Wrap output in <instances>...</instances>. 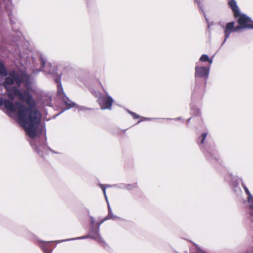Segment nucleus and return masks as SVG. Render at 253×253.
Here are the masks:
<instances>
[{
	"label": "nucleus",
	"mask_w": 253,
	"mask_h": 253,
	"mask_svg": "<svg viewBox=\"0 0 253 253\" xmlns=\"http://www.w3.org/2000/svg\"><path fill=\"white\" fill-rule=\"evenodd\" d=\"M15 106L21 115L20 123L25 128L32 149L42 158L48 154V150L53 154H59L47 145L45 123H42L41 112L31 106L26 107L17 101H15Z\"/></svg>",
	"instance_id": "obj_1"
},
{
	"label": "nucleus",
	"mask_w": 253,
	"mask_h": 253,
	"mask_svg": "<svg viewBox=\"0 0 253 253\" xmlns=\"http://www.w3.org/2000/svg\"><path fill=\"white\" fill-rule=\"evenodd\" d=\"M210 72V66H195V85L192 89L193 97L198 96L201 98L204 96Z\"/></svg>",
	"instance_id": "obj_2"
},
{
	"label": "nucleus",
	"mask_w": 253,
	"mask_h": 253,
	"mask_svg": "<svg viewBox=\"0 0 253 253\" xmlns=\"http://www.w3.org/2000/svg\"><path fill=\"white\" fill-rule=\"evenodd\" d=\"M208 134V132L202 133L197 139V143L208 161L211 164L219 163L220 157L213 141L208 139L205 143Z\"/></svg>",
	"instance_id": "obj_3"
},
{
	"label": "nucleus",
	"mask_w": 253,
	"mask_h": 253,
	"mask_svg": "<svg viewBox=\"0 0 253 253\" xmlns=\"http://www.w3.org/2000/svg\"><path fill=\"white\" fill-rule=\"evenodd\" d=\"M17 85H11L6 88L10 95L12 96H18L23 100L26 101L28 104L32 105L34 103L33 95L26 90H21Z\"/></svg>",
	"instance_id": "obj_4"
},
{
	"label": "nucleus",
	"mask_w": 253,
	"mask_h": 253,
	"mask_svg": "<svg viewBox=\"0 0 253 253\" xmlns=\"http://www.w3.org/2000/svg\"><path fill=\"white\" fill-rule=\"evenodd\" d=\"M117 218H119V217H118L116 215H114L113 212H112V211L111 212V213L109 212L108 214L107 215V216L106 217H105L98 224V225L97 226V233H96V235H91L90 236H81V237H80L75 238H73V239H67V240L60 241H57V243H61V242H62L68 241H70V240H79V239H87V238H92V239H93L94 240H95L96 241H97V242H98L99 243H103L104 244H105V243L104 241L103 240V238L101 237L100 234L99 233L100 226L104 221H105L107 220L111 219L115 220V219H116Z\"/></svg>",
	"instance_id": "obj_5"
},
{
	"label": "nucleus",
	"mask_w": 253,
	"mask_h": 253,
	"mask_svg": "<svg viewBox=\"0 0 253 253\" xmlns=\"http://www.w3.org/2000/svg\"><path fill=\"white\" fill-rule=\"evenodd\" d=\"M103 91L105 92L106 95H102L99 96L98 98V103L102 110H111L112 105L114 102V99L108 94L104 87L101 85Z\"/></svg>",
	"instance_id": "obj_6"
},
{
	"label": "nucleus",
	"mask_w": 253,
	"mask_h": 253,
	"mask_svg": "<svg viewBox=\"0 0 253 253\" xmlns=\"http://www.w3.org/2000/svg\"><path fill=\"white\" fill-rule=\"evenodd\" d=\"M57 67H54L53 70V75L54 76L53 80L57 84V95L63 101L64 98L68 102L72 101L66 95L64 91L61 82V74L60 75L57 73Z\"/></svg>",
	"instance_id": "obj_7"
},
{
	"label": "nucleus",
	"mask_w": 253,
	"mask_h": 253,
	"mask_svg": "<svg viewBox=\"0 0 253 253\" xmlns=\"http://www.w3.org/2000/svg\"><path fill=\"white\" fill-rule=\"evenodd\" d=\"M57 67H54L53 70V75L54 76L53 80L57 84V95L63 101L64 98L68 102L72 101L66 95L64 91L61 82V74L60 75L57 73Z\"/></svg>",
	"instance_id": "obj_8"
},
{
	"label": "nucleus",
	"mask_w": 253,
	"mask_h": 253,
	"mask_svg": "<svg viewBox=\"0 0 253 253\" xmlns=\"http://www.w3.org/2000/svg\"><path fill=\"white\" fill-rule=\"evenodd\" d=\"M237 18V22L241 26L244 27V29L253 30V20L251 17L248 16L246 14L241 12L235 16Z\"/></svg>",
	"instance_id": "obj_9"
},
{
	"label": "nucleus",
	"mask_w": 253,
	"mask_h": 253,
	"mask_svg": "<svg viewBox=\"0 0 253 253\" xmlns=\"http://www.w3.org/2000/svg\"><path fill=\"white\" fill-rule=\"evenodd\" d=\"M204 96L201 98H199L198 96H195L193 97V91H192L191 97V103L190 104L191 114L193 116L198 117L201 115V111L200 109L198 108L196 106V104L200 102Z\"/></svg>",
	"instance_id": "obj_10"
},
{
	"label": "nucleus",
	"mask_w": 253,
	"mask_h": 253,
	"mask_svg": "<svg viewBox=\"0 0 253 253\" xmlns=\"http://www.w3.org/2000/svg\"><path fill=\"white\" fill-rule=\"evenodd\" d=\"M3 84L5 88L13 85H17V80L18 79V73L16 71L10 72L4 77Z\"/></svg>",
	"instance_id": "obj_11"
},
{
	"label": "nucleus",
	"mask_w": 253,
	"mask_h": 253,
	"mask_svg": "<svg viewBox=\"0 0 253 253\" xmlns=\"http://www.w3.org/2000/svg\"><path fill=\"white\" fill-rule=\"evenodd\" d=\"M1 100H2V104L0 107L3 106L4 109L9 113L16 112L15 102H14V98L9 100L2 96Z\"/></svg>",
	"instance_id": "obj_12"
},
{
	"label": "nucleus",
	"mask_w": 253,
	"mask_h": 253,
	"mask_svg": "<svg viewBox=\"0 0 253 253\" xmlns=\"http://www.w3.org/2000/svg\"><path fill=\"white\" fill-rule=\"evenodd\" d=\"M235 24V22L234 21H232L229 22H227L225 26H223L222 28L224 30V40L223 42H222L221 46H222L226 41H227V39L229 37L230 34L233 32V28L234 27V25Z\"/></svg>",
	"instance_id": "obj_13"
},
{
	"label": "nucleus",
	"mask_w": 253,
	"mask_h": 253,
	"mask_svg": "<svg viewBox=\"0 0 253 253\" xmlns=\"http://www.w3.org/2000/svg\"><path fill=\"white\" fill-rule=\"evenodd\" d=\"M242 186L244 189L246 194L248 195V201L249 204V207L251 210L250 213L251 215H253V196L250 193L249 190L243 181H242Z\"/></svg>",
	"instance_id": "obj_14"
},
{
	"label": "nucleus",
	"mask_w": 253,
	"mask_h": 253,
	"mask_svg": "<svg viewBox=\"0 0 253 253\" xmlns=\"http://www.w3.org/2000/svg\"><path fill=\"white\" fill-rule=\"evenodd\" d=\"M63 105L64 106L65 108L63 109L60 112H59L58 114H57L54 118H55L56 116H58L61 114L62 113H63L65 111L68 110L69 109H70L71 108H73L74 107L77 108V104L76 102L73 101L71 102H68L64 98L63 99Z\"/></svg>",
	"instance_id": "obj_15"
},
{
	"label": "nucleus",
	"mask_w": 253,
	"mask_h": 253,
	"mask_svg": "<svg viewBox=\"0 0 253 253\" xmlns=\"http://www.w3.org/2000/svg\"><path fill=\"white\" fill-rule=\"evenodd\" d=\"M228 5L229 8L232 10L234 16H235L241 12L237 4L236 0H228Z\"/></svg>",
	"instance_id": "obj_16"
},
{
	"label": "nucleus",
	"mask_w": 253,
	"mask_h": 253,
	"mask_svg": "<svg viewBox=\"0 0 253 253\" xmlns=\"http://www.w3.org/2000/svg\"><path fill=\"white\" fill-rule=\"evenodd\" d=\"M18 79L17 80L18 86H19L22 83L25 84L31 80L30 76L26 73H23L20 75L18 74Z\"/></svg>",
	"instance_id": "obj_17"
},
{
	"label": "nucleus",
	"mask_w": 253,
	"mask_h": 253,
	"mask_svg": "<svg viewBox=\"0 0 253 253\" xmlns=\"http://www.w3.org/2000/svg\"><path fill=\"white\" fill-rule=\"evenodd\" d=\"M228 177L226 178V180H230L229 184L234 189L237 188L238 185V182L235 177H232V175H228Z\"/></svg>",
	"instance_id": "obj_18"
},
{
	"label": "nucleus",
	"mask_w": 253,
	"mask_h": 253,
	"mask_svg": "<svg viewBox=\"0 0 253 253\" xmlns=\"http://www.w3.org/2000/svg\"><path fill=\"white\" fill-rule=\"evenodd\" d=\"M194 2L195 3H196L198 8L203 13V14L204 15V17L205 18V20L208 23L209 22V19L207 18V17L206 16V13H205V12L204 11V5L202 3L201 0H194Z\"/></svg>",
	"instance_id": "obj_19"
},
{
	"label": "nucleus",
	"mask_w": 253,
	"mask_h": 253,
	"mask_svg": "<svg viewBox=\"0 0 253 253\" xmlns=\"http://www.w3.org/2000/svg\"><path fill=\"white\" fill-rule=\"evenodd\" d=\"M7 75V71L4 64L0 61V78L2 79Z\"/></svg>",
	"instance_id": "obj_20"
},
{
	"label": "nucleus",
	"mask_w": 253,
	"mask_h": 253,
	"mask_svg": "<svg viewBox=\"0 0 253 253\" xmlns=\"http://www.w3.org/2000/svg\"><path fill=\"white\" fill-rule=\"evenodd\" d=\"M52 242V241L43 242L41 244L40 247L42 249L43 251L44 252V253H51L48 250V245L49 244H51Z\"/></svg>",
	"instance_id": "obj_21"
},
{
	"label": "nucleus",
	"mask_w": 253,
	"mask_h": 253,
	"mask_svg": "<svg viewBox=\"0 0 253 253\" xmlns=\"http://www.w3.org/2000/svg\"><path fill=\"white\" fill-rule=\"evenodd\" d=\"M101 187H102V190L103 191V194L104 195L106 201V202L107 203V207H108V213L109 212L111 213V212H112V211L110 205L109 204V203L108 202V200L107 196V195H106V187H104L103 185H101Z\"/></svg>",
	"instance_id": "obj_22"
},
{
	"label": "nucleus",
	"mask_w": 253,
	"mask_h": 253,
	"mask_svg": "<svg viewBox=\"0 0 253 253\" xmlns=\"http://www.w3.org/2000/svg\"><path fill=\"white\" fill-rule=\"evenodd\" d=\"M77 108L78 109L79 111H83L85 112L87 111H95V109L87 107L84 106H81L77 104Z\"/></svg>",
	"instance_id": "obj_23"
},
{
	"label": "nucleus",
	"mask_w": 253,
	"mask_h": 253,
	"mask_svg": "<svg viewBox=\"0 0 253 253\" xmlns=\"http://www.w3.org/2000/svg\"><path fill=\"white\" fill-rule=\"evenodd\" d=\"M8 16L9 17V19L10 21V24L11 25L12 29H14V26L16 24V22L15 20H13V17L12 15V11H10L8 12Z\"/></svg>",
	"instance_id": "obj_24"
},
{
	"label": "nucleus",
	"mask_w": 253,
	"mask_h": 253,
	"mask_svg": "<svg viewBox=\"0 0 253 253\" xmlns=\"http://www.w3.org/2000/svg\"><path fill=\"white\" fill-rule=\"evenodd\" d=\"M25 85H26V87L27 88V90H26V91H28L30 93V92H35V90L32 87V82L31 80L29 82H28V83L25 84Z\"/></svg>",
	"instance_id": "obj_25"
},
{
	"label": "nucleus",
	"mask_w": 253,
	"mask_h": 253,
	"mask_svg": "<svg viewBox=\"0 0 253 253\" xmlns=\"http://www.w3.org/2000/svg\"><path fill=\"white\" fill-rule=\"evenodd\" d=\"M90 219H91L90 223H91L92 228L91 229V231L90 232V235H89L88 236H90L91 235H96V233H97V230L95 231V232H94V229H93V225L94 223V219L92 216L90 217ZM96 230H97V229Z\"/></svg>",
	"instance_id": "obj_26"
},
{
	"label": "nucleus",
	"mask_w": 253,
	"mask_h": 253,
	"mask_svg": "<svg viewBox=\"0 0 253 253\" xmlns=\"http://www.w3.org/2000/svg\"><path fill=\"white\" fill-rule=\"evenodd\" d=\"M209 60V56L206 54L201 55L199 59V61L202 62H206Z\"/></svg>",
	"instance_id": "obj_27"
},
{
	"label": "nucleus",
	"mask_w": 253,
	"mask_h": 253,
	"mask_svg": "<svg viewBox=\"0 0 253 253\" xmlns=\"http://www.w3.org/2000/svg\"><path fill=\"white\" fill-rule=\"evenodd\" d=\"M40 60L41 61V66L42 68H44L45 66L46 61L44 59L42 55V54H40Z\"/></svg>",
	"instance_id": "obj_28"
},
{
	"label": "nucleus",
	"mask_w": 253,
	"mask_h": 253,
	"mask_svg": "<svg viewBox=\"0 0 253 253\" xmlns=\"http://www.w3.org/2000/svg\"><path fill=\"white\" fill-rule=\"evenodd\" d=\"M243 27H244L241 26V25L239 24L236 26H235V25H234V27L233 28V32H238L240 30H244Z\"/></svg>",
	"instance_id": "obj_29"
},
{
	"label": "nucleus",
	"mask_w": 253,
	"mask_h": 253,
	"mask_svg": "<svg viewBox=\"0 0 253 253\" xmlns=\"http://www.w3.org/2000/svg\"><path fill=\"white\" fill-rule=\"evenodd\" d=\"M141 120H139L137 123V124H139L141 122L144 121H148V120H151L154 119H158L157 118H146L144 117H141L140 116Z\"/></svg>",
	"instance_id": "obj_30"
},
{
	"label": "nucleus",
	"mask_w": 253,
	"mask_h": 253,
	"mask_svg": "<svg viewBox=\"0 0 253 253\" xmlns=\"http://www.w3.org/2000/svg\"><path fill=\"white\" fill-rule=\"evenodd\" d=\"M130 115H131L132 116V117H133V118L134 119H138L140 118V116H139V115L137 114L135 112H130Z\"/></svg>",
	"instance_id": "obj_31"
},
{
	"label": "nucleus",
	"mask_w": 253,
	"mask_h": 253,
	"mask_svg": "<svg viewBox=\"0 0 253 253\" xmlns=\"http://www.w3.org/2000/svg\"><path fill=\"white\" fill-rule=\"evenodd\" d=\"M167 120H175V121H180V120H181L182 119V118L181 117H177V118H174V119L167 118Z\"/></svg>",
	"instance_id": "obj_32"
},
{
	"label": "nucleus",
	"mask_w": 253,
	"mask_h": 253,
	"mask_svg": "<svg viewBox=\"0 0 253 253\" xmlns=\"http://www.w3.org/2000/svg\"><path fill=\"white\" fill-rule=\"evenodd\" d=\"M207 62H209V66L211 67V65L212 64L213 62V57H212L211 58L209 57V60Z\"/></svg>",
	"instance_id": "obj_33"
},
{
	"label": "nucleus",
	"mask_w": 253,
	"mask_h": 253,
	"mask_svg": "<svg viewBox=\"0 0 253 253\" xmlns=\"http://www.w3.org/2000/svg\"><path fill=\"white\" fill-rule=\"evenodd\" d=\"M101 185H103L104 186V187H106V188H108V187H111V186L110 185H103V184H100V187H101V188L102 189V187H101Z\"/></svg>",
	"instance_id": "obj_34"
},
{
	"label": "nucleus",
	"mask_w": 253,
	"mask_h": 253,
	"mask_svg": "<svg viewBox=\"0 0 253 253\" xmlns=\"http://www.w3.org/2000/svg\"><path fill=\"white\" fill-rule=\"evenodd\" d=\"M191 119V117L187 120V121H186L187 124H189V123Z\"/></svg>",
	"instance_id": "obj_35"
},
{
	"label": "nucleus",
	"mask_w": 253,
	"mask_h": 253,
	"mask_svg": "<svg viewBox=\"0 0 253 253\" xmlns=\"http://www.w3.org/2000/svg\"><path fill=\"white\" fill-rule=\"evenodd\" d=\"M127 112L130 114V112H132V111L129 110H127Z\"/></svg>",
	"instance_id": "obj_36"
},
{
	"label": "nucleus",
	"mask_w": 253,
	"mask_h": 253,
	"mask_svg": "<svg viewBox=\"0 0 253 253\" xmlns=\"http://www.w3.org/2000/svg\"><path fill=\"white\" fill-rule=\"evenodd\" d=\"M208 27L209 29L210 30V25H209V24H208Z\"/></svg>",
	"instance_id": "obj_37"
},
{
	"label": "nucleus",
	"mask_w": 253,
	"mask_h": 253,
	"mask_svg": "<svg viewBox=\"0 0 253 253\" xmlns=\"http://www.w3.org/2000/svg\"><path fill=\"white\" fill-rule=\"evenodd\" d=\"M50 99H51V96L49 97Z\"/></svg>",
	"instance_id": "obj_38"
}]
</instances>
